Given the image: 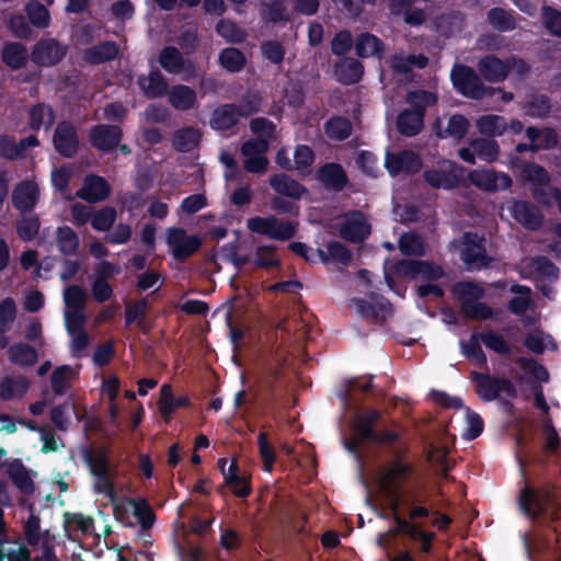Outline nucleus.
I'll use <instances>...</instances> for the list:
<instances>
[{
	"mask_svg": "<svg viewBox=\"0 0 561 561\" xmlns=\"http://www.w3.org/2000/svg\"><path fill=\"white\" fill-rule=\"evenodd\" d=\"M401 505L408 506V517L399 513L400 506L391 505L393 520L397 525V533L408 536L412 541L420 542V550L430 554L433 550V542L436 539L434 531H426L417 524L419 519L428 518L433 515V510L425 504V501L419 497L405 499L402 496Z\"/></svg>",
	"mask_w": 561,
	"mask_h": 561,
	"instance_id": "f257e3e1",
	"label": "nucleus"
},
{
	"mask_svg": "<svg viewBox=\"0 0 561 561\" xmlns=\"http://www.w3.org/2000/svg\"><path fill=\"white\" fill-rule=\"evenodd\" d=\"M408 447H392L390 455L393 460L383 465L379 470L378 485L383 494L391 501V505L400 506L402 489L414 472L412 463L404 460Z\"/></svg>",
	"mask_w": 561,
	"mask_h": 561,
	"instance_id": "f03ea898",
	"label": "nucleus"
},
{
	"mask_svg": "<svg viewBox=\"0 0 561 561\" xmlns=\"http://www.w3.org/2000/svg\"><path fill=\"white\" fill-rule=\"evenodd\" d=\"M453 294L459 301L460 311L466 319L482 321L494 317V310L480 301L485 294L481 285L470 280L458 282L453 287Z\"/></svg>",
	"mask_w": 561,
	"mask_h": 561,
	"instance_id": "7ed1b4c3",
	"label": "nucleus"
},
{
	"mask_svg": "<svg viewBox=\"0 0 561 561\" xmlns=\"http://www.w3.org/2000/svg\"><path fill=\"white\" fill-rule=\"evenodd\" d=\"M285 366L286 358L276 356L264 363L261 368L257 386L266 407H277L283 398L286 389L283 383Z\"/></svg>",
	"mask_w": 561,
	"mask_h": 561,
	"instance_id": "20e7f679",
	"label": "nucleus"
},
{
	"mask_svg": "<svg viewBox=\"0 0 561 561\" xmlns=\"http://www.w3.org/2000/svg\"><path fill=\"white\" fill-rule=\"evenodd\" d=\"M381 413L378 410L370 409L362 414H357L352 424V436L344 439V447L347 451L360 460L362 449L368 443L375 432V424L380 420Z\"/></svg>",
	"mask_w": 561,
	"mask_h": 561,
	"instance_id": "39448f33",
	"label": "nucleus"
},
{
	"mask_svg": "<svg viewBox=\"0 0 561 561\" xmlns=\"http://www.w3.org/2000/svg\"><path fill=\"white\" fill-rule=\"evenodd\" d=\"M470 379L474 383L476 393L484 402L496 400L501 392H505L508 397L516 396L515 386L505 377L493 376L489 371L471 370Z\"/></svg>",
	"mask_w": 561,
	"mask_h": 561,
	"instance_id": "423d86ee",
	"label": "nucleus"
},
{
	"mask_svg": "<svg viewBox=\"0 0 561 561\" xmlns=\"http://www.w3.org/2000/svg\"><path fill=\"white\" fill-rule=\"evenodd\" d=\"M247 228L252 233L266 236L273 240L287 241L297 233V225L290 220H279L275 216H254L247 220Z\"/></svg>",
	"mask_w": 561,
	"mask_h": 561,
	"instance_id": "0eeeda50",
	"label": "nucleus"
},
{
	"mask_svg": "<svg viewBox=\"0 0 561 561\" xmlns=\"http://www.w3.org/2000/svg\"><path fill=\"white\" fill-rule=\"evenodd\" d=\"M259 111V106L252 102L247 104L227 103L217 106L211 114L210 127L215 130L226 131L234 127L241 117H248Z\"/></svg>",
	"mask_w": 561,
	"mask_h": 561,
	"instance_id": "6e6552de",
	"label": "nucleus"
},
{
	"mask_svg": "<svg viewBox=\"0 0 561 561\" xmlns=\"http://www.w3.org/2000/svg\"><path fill=\"white\" fill-rule=\"evenodd\" d=\"M450 80L455 90L466 98L480 100L486 95V87L474 69L467 65H455Z\"/></svg>",
	"mask_w": 561,
	"mask_h": 561,
	"instance_id": "1a4fd4ad",
	"label": "nucleus"
},
{
	"mask_svg": "<svg viewBox=\"0 0 561 561\" xmlns=\"http://www.w3.org/2000/svg\"><path fill=\"white\" fill-rule=\"evenodd\" d=\"M460 257L469 271H480L491 265L492 257L485 250V238L477 232L463 234V247Z\"/></svg>",
	"mask_w": 561,
	"mask_h": 561,
	"instance_id": "9d476101",
	"label": "nucleus"
},
{
	"mask_svg": "<svg viewBox=\"0 0 561 561\" xmlns=\"http://www.w3.org/2000/svg\"><path fill=\"white\" fill-rule=\"evenodd\" d=\"M167 244L171 248V254L178 262H183L199 251L203 245L198 236H188L181 227H171L167 230Z\"/></svg>",
	"mask_w": 561,
	"mask_h": 561,
	"instance_id": "9b49d317",
	"label": "nucleus"
},
{
	"mask_svg": "<svg viewBox=\"0 0 561 561\" xmlns=\"http://www.w3.org/2000/svg\"><path fill=\"white\" fill-rule=\"evenodd\" d=\"M53 146L56 152L66 159H71L78 153L80 147L78 129L70 121L57 123L53 135Z\"/></svg>",
	"mask_w": 561,
	"mask_h": 561,
	"instance_id": "f8f14e48",
	"label": "nucleus"
},
{
	"mask_svg": "<svg viewBox=\"0 0 561 561\" xmlns=\"http://www.w3.org/2000/svg\"><path fill=\"white\" fill-rule=\"evenodd\" d=\"M462 171V167L447 161L439 168L425 170L423 178L433 188L453 190L460 185Z\"/></svg>",
	"mask_w": 561,
	"mask_h": 561,
	"instance_id": "ddd939ff",
	"label": "nucleus"
},
{
	"mask_svg": "<svg viewBox=\"0 0 561 561\" xmlns=\"http://www.w3.org/2000/svg\"><path fill=\"white\" fill-rule=\"evenodd\" d=\"M339 233L348 242L360 243L370 236L371 227L362 210H351L345 214Z\"/></svg>",
	"mask_w": 561,
	"mask_h": 561,
	"instance_id": "4468645a",
	"label": "nucleus"
},
{
	"mask_svg": "<svg viewBox=\"0 0 561 561\" xmlns=\"http://www.w3.org/2000/svg\"><path fill=\"white\" fill-rule=\"evenodd\" d=\"M123 138V130L118 125L96 124L90 128L89 141L98 151L108 153L117 148Z\"/></svg>",
	"mask_w": 561,
	"mask_h": 561,
	"instance_id": "2eb2a0df",
	"label": "nucleus"
},
{
	"mask_svg": "<svg viewBox=\"0 0 561 561\" xmlns=\"http://www.w3.org/2000/svg\"><path fill=\"white\" fill-rule=\"evenodd\" d=\"M468 180L479 190L490 193L507 190L513 183L507 173L485 169L469 171Z\"/></svg>",
	"mask_w": 561,
	"mask_h": 561,
	"instance_id": "dca6fc26",
	"label": "nucleus"
},
{
	"mask_svg": "<svg viewBox=\"0 0 561 561\" xmlns=\"http://www.w3.org/2000/svg\"><path fill=\"white\" fill-rule=\"evenodd\" d=\"M67 50L56 38H42L33 47L32 60L42 67H53L65 58Z\"/></svg>",
	"mask_w": 561,
	"mask_h": 561,
	"instance_id": "f3484780",
	"label": "nucleus"
},
{
	"mask_svg": "<svg viewBox=\"0 0 561 561\" xmlns=\"http://www.w3.org/2000/svg\"><path fill=\"white\" fill-rule=\"evenodd\" d=\"M316 179L325 190L340 193L350 186L348 175L342 164L325 162L316 172Z\"/></svg>",
	"mask_w": 561,
	"mask_h": 561,
	"instance_id": "a211bd4d",
	"label": "nucleus"
},
{
	"mask_svg": "<svg viewBox=\"0 0 561 561\" xmlns=\"http://www.w3.org/2000/svg\"><path fill=\"white\" fill-rule=\"evenodd\" d=\"M158 61L159 65L171 75H180L184 71L188 75H195L196 71L194 62L186 59L174 46L163 47L159 53Z\"/></svg>",
	"mask_w": 561,
	"mask_h": 561,
	"instance_id": "6ab92c4d",
	"label": "nucleus"
},
{
	"mask_svg": "<svg viewBox=\"0 0 561 561\" xmlns=\"http://www.w3.org/2000/svg\"><path fill=\"white\" fill-rule=\"evenodd\" d=\"M11 201L20 213H31L39 201L38 185L33 181H22L13 188Z\"/></svg>",
	"mask_w": 561,
	"mask_h": 561,
	"instance_id": "aec40b11",
	"label": "nucleus"
},
{
	"mask_svg": "<svg viewBox=\"0 0 561 561\" xmlns=\"http://www.w3.org/2000/svg\"><path fill=\"white\" fill-rule=\"evenodd\" d=\"M513 218L527 230H539L543 224V214L528 201H514L512 206Z\"/></svg>",
	"mask_w": 561,
	"mask_h": 561,
	"instance_id": "412c9836",
	"label": "nucleus"
},
{
	"mask_svg": "<svg viewBox=\"0 0 561 561\" xmlns=\"http://www.w3.org/2000/svg\"><path fill=\"white\" fill-rule=\"evenodd\" d=\"M333 75L344 85L358 83L364 76V65L356 58L342 57L333 65Z\"/></svg>",
	"mask_w": 561,
	"mask_h": 561,
	"instance_id": "4be33fe9",
	"label": "nucleus"
},
{
	"mask_svg": "<svg viewBox=\"0 0 561 561\" xmlns=\"http://www.w3.org/2000/svg\"><path fill=\"white\" fill-rule=\"evenodd\" d=\"M110 194L111 186L108 182L96 174L87 175L82 187L77 192V196L88 203L103 202Z\"/></svg>",
	"mask_w": 561,
	"mask_h": 561,
	"instance_id": "5701e85b",
	"label": "nucleus"
},
{
	"mask_svg": "<svg viewBox=\"0 0 561 561\" xmlns=\"http://www.w3.org/2000/svg\"><path fill=\"white\" fill-rule=\"evenodd\" d=\"M477 66L481 77L491 83L504 81L510 73L507 59L502 60L495 55H485L481 57Z\"/></svg>",
	"mask_w": 561,
	"mask_h": 561,
	"instance_id": "b1692460",
	"label": "nucleus"
},
{
	"mask_svg": "<svg viewBox=\"0 0 561 561\" xmlns=\"http://www.w3.org/2000/svg\"><path fill=\"white\" fill-rule=\"evenodd\" d=\"M352 306L363 318L373 322L385 320L387 314L392 313V305L383 297H377L376 302H370L364 298H353Z\"/></svg>",
	"mask_w": 561,
	"mask_h": 561,
	"instance_id": "393cba45",
	"label": "nucleus"
},
{
	"mask_svg": "<svg viewBox=\"0 0 561 561\" xmlns=\"http://www.w3.org/2000/svg\"><path fill=\"white\" fill-rule=\"evenodd\" d=\"M190 405L191 399L187 396L175 398L169 383L161 386L158 410L165 423H170L178 409L188 408Z\"/></svg>",
	"mask_w": 561,
	"mask_h": 561,
	"instance_id": "a878e982",
	"label": "nucleus"
},
{
	"mask_svg": "<svg viewBox=\"0 0 561 561\" xmlns=\"http://www.w3.org/2000/svg\"><path fill=\"white\" fill-rule=\"evenodd\" d=\"M137 84L149 100L162 98L169 92L168 80L159 69H151L148 76L139 75Z\"/></svg>",
	"mask_w": 561,
	"mask_h": 561,
	"instance_id": "bb28decb",
	"label": "nucleus"
},
{
	"mask_svg": "<svg viewBox=\"0 0 561 561\" xmlns=\"http://www.w3.org/2000/svg\"><path fill=\"white\" fill-rule=\"evenodd\" d=\"M119 46L114 41H104L98 45L85 48L82 51V59L89 65L96 66L117 58Z\"/></svg>",
	"mask_w": 561,
	"mask_h": 561,
	"instance_id": "cd10ccee",
	"label": "nucleus"
},
{
	"mask_svg": "<svg viewBox=\"0 0 561 561\" xmlns=\"http://www.w3.org/2000/svg\"><path fill=\"white\" fill-rule=\"evenodd\" d=\"M168 102L180 112H187L197 106L196 91L185 84H174L168 92Z\"/></svg>",
	"mask_w": 561,
	"mask_h": 561,
	"instance_id": "c85d7f7f",
	"label": "nucleus"
},
{
	"mask_svg": "<svg viewBox=\"0 0 561 561\" xmlns=\"http://www.w3.org/2000/svg\"><path fill=\"white\" fill-rule=\"evenodd\" d=\"M268 183L277 194L294 199L301 198L308 192L301 183L286 173L273 174Z\"/></svg>",
	"mask_w": 561,
	"mask_h": 561,
	"instance_id": "c756f323",
	"label": "nucleus"
},
{
	"mask_svg": "<svg viewBox=\"0 0 561 561\" xmlns=\"http://www.w3.org/2000/svg\"><path fill=\"white\" fill-rule=\"evenodd\" d=\"M354 48L359 58L376 57L380 59L385 51V44L376 35L362 32L355 38Z\"/></svg>",
	"mask_w": 561,
	"mask_h": 561,
	"instance_id": "7c9ffc66",
	"label": "nucleus"
},
{
	"mask_svg": "<svg viewBox=\"0 0 561 561\" xmlns=\"http://www.w3.org/2000/svg\"><path fill=\"white\" fill-rule=\"evenodd\" d=\"M7 474L21 493L25 495H32L34 493L35 484L21 459H13L8 465Z\"/></svg>",
	"mask_w": 561,
	"mask_h": 561,
	"instance_id": "2f4dec72",
	"label": "nucleus"
},
{
	"mask_svg": "<svg viewBox=\"0 0 561 561\" xmlns=\"http://www.w3.org/2000/svg\"><path fill=\"white\" fill-rule=\"evenodd\" d=\"M56 115L53 107L46 103L38 102L28 110V127L38 131L41 128L48 130L55 123Z\"/></svg>",
	"mask_w": 561,
	"mask_h": 561,
	"instance_id": "473e14b6",
	"label": "nucleus"
},
{
	"mask_svg": "<svg viewBox=\"0 0 561 561\" xmlns=\"http://www.w3.org/2000/svg\"><path fill=\"white\" fill-rule=\"evenodd\" d=\"M522 110L526 116L545 119L550 116L552 111L551 98L540 93L530 94Z\"/></svg>",
	"mask_w": 561,
	"mask_h": 561,
	"instance_id": "72a5a7b5",
	"label": "nucleus"
},
{
	"mask_svg": "<svg viewBox=\"0 0 561 561\" xmlns=\"http://www.w3.org/2000/svg\"><path fill=\"white\" fill-rule=\"evenodd\" d=\"M397 130L405 137L416 136L424 127V117L408 108L402 110L397 117Z\"/></svg>",
	"mask_w": 561,
	"mask_h": 561,
	"instance_id": "f704fd0d",
	"label": "nucleus"
},
{
	"mask_svg": "<svg viewBox=\"0 0 561 561\" xmlns=\"http://www.w3.org/2000/svg\"><path fill=\"white\" fill-rule=\"evenodd\" d=\"M405 102L411 106L409 108L410 111L419 113L421 116L425 117L426 108L436 105L438 96L435 92L416 89L407 93Z\"/></svg>",
	"mask_w": 561,
	"mask_h": 561,
	"instance_id": "c9c22d12",
	"label": "nucleus"
},
{
	"mask_svg": "<svg viewBox=\"0 0 561 561\" xmlns=\"http://www.w3.org/2000/svg\"><path fill=\"white\" fill-rule=\"evenodd\" d=\"M1 59L12 70H19L27 64L26 47L18 42H8L2 47Z\"/></svg>",
	"mask_w": 561,
	"mask_h": 561,
	"instance_id": "e433bc0d",
	"label": "nucleus"
},
{
	"mask_svg": "<svg viewBox=\"0 0 561 561\" xmlns=\"http://www.w3.org/2000/svg\"><path fill=\"white\" fill-rule=\"evenodd\" d=\"M30 388L28 380L23 376L0 378V399L10 401L23 397Z\"/></svg>",
	"mask_w": 561,
	"mask_h": 561,
	"instance_id": "4c0bfd02",
	"label": "nucleus"
},
{
	"mask_svg": "<svg viewBox=\"0 0 561 561\" xmlns=\"http://www.w3.org/2000/svg\"><path fill=\"white\" fill-rule=\"evenodd\" d=\"M81 455L93 477L101 472H111L108 455L104 448L94 450L92 447H84Z\"/></svg>",
	"mask_w": 561,
	"mask_h": 561,
	"instance_id": "58836bf2",
	"label": "nucleus"
},
{
	"mask_svg": "<svg viewBox=\"0 0 561 561\" xmlns=\"http://www.w3.org/2000/svg\"><path fill=\"white\" fill-rule=\"evenodd\" d=\"M12 364L21 367H31L38 360V353L32 345L23 342L12 344L8 350Z\"/></svg>",
	"mask_w": 561,
	"mask_h": 561,
	"instance_id": "ea45409f",
	"label": "nucleus"
},
{
	"mask_svg": "<svg viewBox=\"0 0 561 561\" xmlns=\"http://www.w3.org/2000/svg\"><path fill=\"white\" fill-rule=\"evenodd\" d=\"M486 22L501 33L512 32L517 26L514 12L501 7H494L488 11Z\"/></svg>",
	"mask_w": 561,
	"mask_h": 561,
	"instance_id": "a19ab883",
	"label": "nucleus"
},
{
	"mask_svg": "<svg viewBox=\"0 0 561 561\" xmlns=\"http://www.w3.org/2000/svg\"><path fill=\"white\" fill-rule=\"evenodd\" d=\"M324 133L331 140H346L353 130L351 121L344 116H332L324 123Z\"/></svg>",
	"mask_w": 561,
	"mask_h": 561,
	"instance_id": "79ce46f5",
	"label": "nucleus"
},
{
	"mask_svg": "<svg viewBox=\"0 0 561 561\" xmlns=\"http://www.w3.org/2000/svg\"><path fill=\"white\" fill-rule=\"evenodd\" d=\"M56 242L58 251L66 256L75 255L80 245L77 232L69 226H61L57 228Z\"/></svg>",
	"mask_w": 561,
	"mask_h": 561,
	"instance_id": "37998d69",
	"label": "nucleus"
},
{
	"mask_svg": "<svg viewBox=\"0 0 561 561\" xmlns=\"http://www.w3.org/2000/svg\"><path fill=\"white\" fill-rule=\"evenodd\" d=\"M316 254L324 263L329 257H331L335 263L342 264L344 266H347L352 261L351 250L339 241L329 242L327 244V252L322 249H317Z\"/></svg>",
	"mask_w": 561,
	"mask_h": 561,
	"instance_id": "c03bdc74",
	"label": "nucleus"
},
{
	"mask_svg": "<svg viewBox=\"0 0 561 561\" xmlns=\"http://www.w3.org/2000/svg\"><path fill=\"white\" fill-rule=\"evenodd\" d=\"M510 291L522 296H515L510 299L507 309L511 313L523 316L530 307L531 289L526 285L514 284L511 286Z\"/></svg>",
	"mask_w": 561,
	"mask_h": 561,
	"instance_id": "a18cd8bd",
	"label": "nucleus"
},
{
	"mask_svg": "<svg viewBox=\"0 0 561 561\" xmlns=\"http://www.w3.org/2000/svg\"><path fill=\"white\" fill-rule=\"evenodd\" d=\"M218 61L224 69L236 73L244 68L247 58L239 48L227 47L219 53Z\"/></svg>",
	"mask_w": 561,
	"mask_h": 561,
	"instance_id": "49530a36",
	"label": "nucleus"
},
{
	"mask_svg": "<svg viewBox=\"0 0 561 561\" xmlns=\"http://www.w3.org/2000/svg\"><path fill=\"white\" fill-rule=\"evenodd\" d=\"M216 33L233 44H240L247 38V32L230 19H220L216 24Z\"/></svg>",
	"mask_w": 561,
	"mask_h": 561,
	"instance_id": "de8ad7c7",
	"label": "nucleus"
},
{
	"mask_svg": "<svg viewBox=\"0 0 561 561\" xmlns=\"http://www.w3.org/2000/svg\"><path fill=\"white\" fill-rule=\"evenodd\" d=\"M400 252L407 256H422L425 254L423 239L414 232L401 234L398 241Z\"/></svg>",
	"mask_w": 561,
	"mask_h": 561,
	"instance_id": "09e8293b",
	"label": "nucleus"
},
{
	"mask_svg": "<svg viewBox=\"0 0 561 561\" xmlns=\"http://www.w3.org/2000/svg\"><path fill=\"white\" fill-rule=\"evenodd\" d=\"M524 180L534 186H547L551 181L549 172L540 164L527 162L522 168Z\"/></svg>",
	"mask_w": 561,
	"mask_h": 561,
	"instance_id": "8fccbe9b",
	"label": "nucleus"
},
{
	"mask_svg": "<svg viewBox=\"0 0 561 561\" xmlns=\"http://www.w3.org/2000/svg\"><path fill=\"white\" fill-rule=\"evenodd\" d=\"M201 134L194 127H184L175 131L173 146L180 152L192 150L199 142Z\"/></svg>",
	"mask_w": 561,
	"mask_h": 561,
	"instance_id": "3c124183",
	"label": "nucleus"
},
{
	"mask_svg": "<svg viewBox=\"0 0 561 561\" xmlns=\"http://www.w3.org/2000/svg\"><path fill=\"white\" fill-rule=\"evenodd\" d=\"M28 22L37 28H46L50 22L47 8L37 0H31L25 5Z\"/></svg>",
	"mask_w": 561,
	"mask_h": 561,
	"instance_id": "603ef678",
	"label": "nucleus"
},
{
	"mask_svg": "<svg viewBox=\"0 0 561 561\" xmlns=\"http://www.w3.org/2000/svg\"><path fill=\"white\" fill-rule=\"evenodd\" d=\"M39 228L41 220L37 215L23 216L15 224L16 233L24 242L33 241L38 234Z\"/></svg>",
	"mask_w": 561,
	"mask_h": 561,
	"instance_id": "864d4df0",
	"label": "nucleus"
},
{
	"mask_svg": "<svg viewBox=\"0 0 561 561\" xmlns=\"http://www.w3.org/2000/svg\"><path fill=\"white\" fill-rule=\"evenodd\" d=\"M518 502H519V507H520L522 512L526 516L535 518L538 516L539 512L541 511V503H540V499H539L537 491H535L528 486H525L520 491Z\"/></svg>",
	"mask_w": 561,
	"mask_h": 561,
	"instance_id": "5fc2aeb1",
	"label": "nucleus"
},
{
	"mask_svg": "<svg viewBox=\"0 0 561 561\" xmlns=\"http://www.w3.org/2000/svg\"><path fill=\"white\" fill-rule=\"evenodd\" d=\"M477 125L481 134L489 136H501L507 128L506 119L500 115L481 116Z\"/></svg>",
	"mask_w": 561,
	"mask_h": 561,
	"instance_id": "6e6d98bb",
	"label": "nucleus"
},
{
	"mask_svg": "<svg viewBox=\"0 0 561 561\" xmlns=\"http://www.w3.org/2000/svg\"><path fill=\"white\" fill-rule=\"evenodd\" d=\"M373 388V377L368 380L363 381L360 378L350 379L346 383V390L341 392L340 399L344 409H347L355 401L353 394L356 391H359L364 394L368 393Z\"/></svg>",
	"mask_w": 561,
	"mask_h": 561,
	"instance_id": "4d7b16f0",
	"label": "nucleus"
},
{
	"mask_svg": "<svg viewBox=\"0 0 561 561\" xmlns=\"http://www.w3.org/2000/svg\"><path fill=\"white\" fill-rule=\"evenodd\" d=\"M480 340L484 346L499 355H510L512 347L497 332L489 330L480 333Z\"/></svg>",
	"mask_w": 561,
	"mask_h": 561,
	"instance_id": "13d9d810",
	"label": "nucleus"
},
{
	"mask_svg": "<svg viewBox=\"0 0 561 561\" xmlns=\"http://www.w3.org/2000/svg\"><path fill=\"white\" fill-rule=\"evenodd\" d=\"M150 308V302L147 297L140 298L135 301L126 302L124 322L125 327L129 328L134 322L144 319Z\"/></svg>",
	"mask_w": 561,
	"mask_h": 561,
	"instance_id": "bf43d9fd",
	"label": "nucleus"
},
{
	"mask_svg": "<svg viewBox=\"0 0 561 561\" xmlns=\"http://www.w3.org/2000/svg\"><path fill=\"white\" fill-rule=\"evenodd\" d=\"M541 22L546 31L556 37L561 38V11L551 7L542 5Z\"/></svg>",
	"mask_w": 561,
	"mask_h": 561,
	"instance_id": "052dcab7",
	"label": "nucleus"
},
{
	"mask_svg": "<svg viewBox=\"0 0 561 561\" xmlns=\"http://www.w3.org/2000/svg\"><path fill=\"white\" fill-rule=\"evenodd\" d=\"M72 374V368L69 365H61L51 373L50 385L53 392L56 396H64L70 389L69 378Z\"/></svg>",
	"mask_w": 561,
	"mask_h": 561,
	"instance_id": "680f3d73",
	"label": "nucleus"
},
{
	"mask_svg": "<svg viewBox=\"0 0 561 561\" xmlns=\"http://www.w3.org/2000/svg\"><path fill=\"white\" fill-rule=\"evenodd\" d=\"M471 148L480 159L486 162L495 161L500 152L499 144L493 139H476L471 142Z\"/></svg>",
	"mask_w": 561,
	"mask_h": 561,
	"instance_id": "e2e57ef3",
	"label": "nucleus"
},
{
	"mask_svg": "<svg viewBox=\"0 0 561 561\" xmlns=\"http://www.w3.org/2000/svg\"><path fill=\"white\" fill-rule=\"evenodd\" d=\"M530 265L534 267L537 274L549 279L550 282H556L559 279L560 270L549 257L545 255L534 256L530 261Z\"/></svg>",
	"mask_w": 561,
	"mask_h": 561,
	"instance_id": "0e129e2a",
	"label": "nucleus"
},
{
	"mask_svg": "<svg viewBox=\"0 0 561 561\" xmlns=\"http://www.w3.org/2000/svg\"><path fill=\"white\" fill-rule=\"evenodd\" d=\"M276 247L272 244L259 245L255 251L254 265L260 268L279 267L280 261L275 255Z\"/></svg>",
	"mask_w": 561,
	"mask_h": 561,
	"instance_id": "69168bd1",
	"label": "nucleus"
},
{
	"mask_svg": "<svg viewBox=\"0 0 561 561\" xmlns=\"http://www.w3.org/2000/svg\"><path fill=\"white\" fill-rule=\"evenodd\" d=\"M116 217L117 213L114 207H102L91 217V226L96 231H108L115 222Z\"/></svg>",
	"mask_w": 561,
	"mask_h": 561,
	"instance_id": "338daca9",
	"label": "nucleus"
},
{
	"mask_svg": "<svg viewBox=\"0 0 561 561\" xmlns=\"http://www.w3.org/2000/svg\"><path fill=\"white\" fill-rule=\"evenodd\" d=\"M75 411V403L68 399L50 410V420L59 431H66L69 425V414Z\"/></svg>",
	"mask_w": 561,
	"mask_h": 561,
	"instance_id": "774afa93",
	"label": "nucleus"
}]
</instances>
